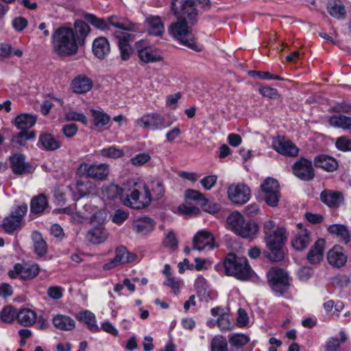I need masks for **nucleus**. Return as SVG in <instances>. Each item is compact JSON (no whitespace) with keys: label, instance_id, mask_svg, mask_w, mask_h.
I'll return each mask as SVG.
<instances>
[{"label":"nucleus","instance_id":"nucleus-34","mask_svg":"<svg viewBox=\"0 0 351 351\" xmlns=\"http://www.w3.org/2000/svg\"><path fill=\"white\" fill-rule=\"evenodd\" d=\"M88 25L83 21H76L74 24L75 39L80 45H84V40L90 32Z\"/></svg>","mask_w":351,"mask_h":351},{"label":"nucleus","instance_id":"nucleus-6","mask_svg":"<svg viewBox=\"0 0 351 351\" xmlns=\"http://www.w3.org/2000/svg\"><path fill=\"white\" fill-rule=\"evenodd\" d=\"M261 196L265 202L271 207L278 205L281 194L280 184L272 178H267L260 186Z\"/></svg>","mask_w":351,"mask_h":351},{"label":"nucleus","instance_id":"nucleus-23","mask_svg":"<svg viewBox=\"0 0 351 351\" xmlns=\"http://www.w3.org/2000/svg\"><path fill=\"white\" fill-rule=\"evenodd\" d=\"M145 26L149 34L161 36L164 32V23L160 16H150L145 21Z\"/></svg>","mask_w":351,"mask_h":351},{"label":"nucleus","instance_id":"nucleus-25","mask_svg":"<svg viewBox=\"0 0 351 351\" xmlns=\"http://www.w3.org/2000/svg\"><path fill=\"white\" fill-rule=\"evenodd\" d=\"M325 240L319 239L307 254V260L311 264H318L323 258Z\"/></svg>","mask_w":351,"mask_h":351},{"label":"nucleus","instance_id":"nucleus-50","mask_svg":"<svg viewBox=\"0 0 351 351\" xmlns=\"http://www.w3.org/2000/svg\"><path fill=\"white\" fill-rule=\"evenodd\" d=\"M0 316L3 322L10 323L16 317L17 312L16 310L11 306H7L1 311Z\"/></svg>","mask_w":351,"mask_h":351},{"label":"nucleus","instance_id":"nucleus-11","mask_svg":"<svg viewBox=\"0 0 351 351\" xmlns=\"http://www.w3.org/2000/svg\"><path fill=\"white\" fill-rule=\"evenodd\" d=\"M267 277L271 288L276 292L284 293L288 288V276L282 269L274 267L267 272Z\"/></svg>","mask_w":351,"mask_h":351},{"label":"nucleus","instance_id":"nucleus-7","mask_svg":"<svg viewBox=\"0 0 351 351\" xmlns=\"http://www.w3.org/2000/svg\"><path fill=\"white\" fill-rule=\"evenodd\" d=\"M109 166L107 164H88L81 162L76 169L78 177H86L96 180H104L109 175Z\"/></svg>","mask_w":351,"mask_h":351},{"label":"nucleus","instance_id":"nucleus-19","mask_svg":"<svg viewBox=\"0 0 351 351\" xmlns=\"http://www.w3.org/2000/svg\"><path fill=\"white\" fill-rule=\"evenodd\" d=\"M92 50L96 58L99 60H104L110 52V43L105 37H98L93 43Z\"/></svg>","mask_w":351,"mask_h":351},{"label":"nucleus","instance_id":"nucleus-30","mask_svg":"<svg viewBox=\"0 0 351 351\" xmlns=\"http://www.w3.org/2000/svg\"><path fill=\"white\" fill-rule=\"evenodd\" d=\"M53 326L59 330H71L75 326V321L69 316L58 314L53 317Z\"/></svg>","mask_w":351,"mask_h":351},{"label":"nucleus","instance_id":"nucleus-60","mask_svg":"<svg viewBox=\"0 0 351 351\" xmlns=\"http://www.w3.org/2000/svg\"><path fill=\"white\" fill-rule=\"evenodd\" d=\"M63 289L60 287L52 286L49 287L47 290V295L49 298L53 300L60 299L63 295Z\"/></svg>","mask_w":351,"mask_h":351},{"label":"nucleus","instance_id":"nucleus-21","mask_svg":"<svg viewBox=\"0 0 351 351\" xmlns=\"http://www.w3.org/2000/svg\"><path fill=\"white\" fill-rule=\"evenodd\" d=\"M215 239L212 234L207 231H200L197 233L193 240V249L202 250L206 247L209 249L213 247Z\"/></svg>","mask_w":351,"mask_h":351},{"label":"nucleus","instance_id":"nucleus-52","mask_svg":"<svg viewBox=\"0 0 351 351\" xmlns=\"http://www.w3.org/2000/svg\"><path fill=\"white\" fill-rule=\"evenodd\" d=\"M119 49L120 51L121 58L123 61H127L132 54L133 50L130 43L123 42H117Z\"/></svg>","mask_w":351,"mask_h":351},{"label":"nucleus","instance_id":"nucleus-62","mask_svg":"<svg viewBox=\"0 0 351 351\" xmlns=\"http://www.w3.org/2000/svg\"><path fill=\"white\" fill-rule=\"evenodd\" d=\"M77 130L78 128L76 124H66L62 128V133L66 137L71 138L76 134Z\"/></svg>","mask_w":351,"mask_h":351},{"label":"nucleus","instance_id":"nucleus-16","mask_svg":"<svg viewBox=\"0 0 351 351\" xmlns=\"http://www.w3.org/2000/svg\"><path fill=\"white\" fill-rule=\"evenodd\" d=\"M165 122V118L158 113L145 114L136 121L138 126L153 130L163 128Z\"/></svg>","mask_w":351,"mask_h":351},{"label":"nucleus","instance_id":"nucleus-22","mask_svg":"<svg viewBox=\"0 0 351 351\" xmlns=\"http://www.w3.org/2000/svg\"><path fill=\"white\" fill-rule=\"evenodd\" d=\"M72 90L77 94H84L91 90L93 81L85 75H79L71 82Z\"/></svg>","mask_w":351,"mask_h":351},{"label":"nucleus","instance_id":"nucleus-46","mask_svg":"<svg viewBox=\"0 0 351 351\" xmlns=\"http://www.w3.org/2000/svg\"><path fill=\"white\" fill-rule=\"evenodd\" d=\"M92 117L93 118V123L97 127H102L108 123L110 117L101 111L90 110Z\"/></svg>","mask_w":351,"mask_h":351},{"label":"nucleus","instance_id":"nucleus-27","mask_svg":"<svg viewBox=\"0 0 351 351\" xmlns=\"http://www.w3.org/2000/svg\"><path fill=\"white\" fill-rule=\"evenodd\" d=\"M108 234L104 227L101 225L90 230L86 236V239L92 243L99 244L105 241Z\"/></svg>","mask_w":351,"mask_h":351},{"label":"nucleus","instance_id":"nucleus-15","mask_svg":"<svg viewBox=\"0 0 351 351\" xmlns=\"http://www.w3.org/2000/svg\"><path fill=\"white\" fill-rule=\"evenodd\" d=\"M273 147L279 154L289 157H296L299 153L296 145L282 136H278L274 140Z\"/></svg>","mask_w":351,"mask_h":351},{"label":"nucleus","instance_id":"nucleus-44","mask_svg":"<svg viewBox=\"0 0 351 351\" xmlns=\"http://www.w3.org/2000/svg\"><path fill=\"white\" fill-rule=\"evenodd\" d=\"M78 319L80 321L84 322L91 331L95 332L98 330V326L95 324V317L91 312L85 311L80 313Z\"/></svg>","mask_w":351,"mask_h":351},{"label":"nucleus","instance_id":"nucleus-31","mask_svg":"<svg viewBox=\"0 0 351 351\" xmlns=\"http://www.w3.org/2000/svg\"><path fill=\"white\" fill-rule=\"evenodd\" d=\"M15 269L16 273H19V276L23 279H32L36 277L40 270L38 265L36 264L32 265L16 264Z\"/></svg>","mask_w":351,"mask_h":351},{"label":"nucleus","instance_id":"nucleus-33","mask_svg":"<svg viewBox=\"0 0 351 351\" xmlns=\"http://www.w3.org/2000/svg\"><path fill=\"white\" fill-rule=\"evenodd\" d=\"M310 242V232L305 229L302 230L292 239L291 244L294 249L301 251L306 248Z\"/></svg>","mask_w":351,"mask_h":351},{"label":"nucleus","instance_id":"nucleus-45","mask_svg":"<svg viewBox=\"0 0 351 351\" xmlns=\"http://www.w3.org/2000/svg\"><path fill=\"white\" fill-rule=\"evenodd\" d=\"M250 341L248 336L244 334H234L229 337L230 344L236 349L242 348Z\"/></svg>","mask_w":351,"mask_h":351},{"label":"nucleus","instance_id":"nucleus-54","mask_svg":"<svg viewBox=\"0 0 351 351\" xmlns=\"http://www.w3.org/2000/svg\"><path fill=\"white\" fill-rule=\"evenodd\" d=\"M65 119L67 121H77L86 125L88 120L86 117L82 113H78L75 111L70 110L65 114Z\"/></svg>","mask_w":351,"mask_h":351},{"label":"nucleus","instance_id":"nucleus-28","mask_svg":"<svg viewBox=\"0 0 351 351\" xmlns=\"http://www.w3.org/2000/svg\"><path fill=\"white\" fill-rule=\"evenodd\" d=\"M245 221L244 217L239 211H234L226 219L227 228L237 234Z\"/></svg>","mask_w":351,"mask_h":351},{"label":"nucleus","instance_id":"nucleus-42","mask_svg":"<svg viewBox=\"0 0 351 351\" xmlns=\"http://www.w3.org/2000/svg\"><path fill=\"white\" fill-rule=\"evenodd\" d=\"M328 9L330 14L337 19H344L346 12L344 5L340 1H332L328 3Z\"/></svg>","mask_w":351,"mask_h":351},{"label":"nucleus","instance_id":"nucleus-59","mask_svg":"<svg viewBox=\"0 0 351 351\" xmlns=\"http://www.w3.org/2000/svg\"><path fill=\"white\" fill-rule=\"evenodd\" d=\"M165 247H170L175 250L178 247V240L173 232H169L164 240Z\"/></svg>","mask_w":351,"mask_h":351},{"label":"nucleus","instance_id":"nucleus-47","mask_svg":"<svg viewBox=\"0 0 351 351\" xmlns=\"http://www.w3.org/2000/svg\"><path fill=\"white\" fill-rule=\"evenodd\" d=\"M85 20L90 23L91 25L95 26V27L100 29H108V19L105 21L103 19H99L91 14H86L84 15Z\"/></svg>","mask_w":351,"mask_h":351},{"label":"nucleus","instance_id":"nucleus-8","mask_svg":"<svg viewBox=\"0 0 351 351\" xmlns=\"http://www.w3.org/2000/svg\"><path fill=\"white\" fill-rule=\"evenodd\" d=\"M145 193L141 195L138 189H134L130 194L125 197H121V202L125 206L134 209H142L149 206L152 202V195L149 189L145 185L143 186Z\"/></svg>","mask_w":351,"mask_h":351},{"label":"nucleus","instance_id":"nucleus-41","mask_svg":"<svg viewBox=\"0 0 351 351\" xmlns=\"http://www.w3.org/2000/svg\"><path fill=\"white\" fill-rule=\"evenodd\" d=\"M103 196L107 197L108 199H114L121 196L123 193V189L118 185L113 183L104 184L101 189Z\"/></svg>","mask_w":351,"mask_h":351},{"label":"nucleus","instance_id":"nucleus-20","mask_svg":"<svg viewBox=\"0 0 351 351\" xmlns=\"http://www.w3.org/2000/svg\"><path fill=\"white\" fill-rule=\"evenodd\" d=\"M327 260L330 265L339 268L346 263L347 256L341 246L335 245L328 251Z\"/></svg>","mask_w":351,"mask_h":351},{"label":"nucleus","instance_id":"nucleus-57","mask_svg":"<svg viewBox=\"0 0 351 351\" xmlns=\"http://www.w3.org/2000/svg\"><path fill=\"white\" fill-rule=\"evenodd\" d=\"M178 211L182 215L189 216L197 215L200 213V210L197 207L184 204L178 206Z\"/></svg>","mask_w":351,"mask_h":351},{"label":"nucleus","instance_id":"nucleus-1","mask_svg":"<svg viewBox=\"0 0 351 351\" xmlns=\"http://www.w3.org/2000/svg\"><path fill=\"white\" fill-rule=\"evenodd\" d=\"M52 44L55 53L62 58L76 54L80 45L73 29L68 27H60L56 30L52 36Z\"/></svg>","mask_w":351,"mask_h":351},{"label":"nucleus","instance_id":"nucleus-29","mask_svg":"<svg viewBox=\"0 0 351 351\" xmlns=\"http://www.w3.org/2000/svg\"><path fill=\"white\" fill-rule=\"evenodd\" d=\"M258 229V226L255 221L245 220L237 235L244 239H253L257 234Z\"/></svg>","mask_w":351,"mask_h":351},{"label":"nucleus","instance_id":"nucleus-14","mask_svg":"<svg viewBox=\"0 0 351 351\" xmlns=\"http://www.w3.org/2000/svg\"><path fill=\"white\" fill-rule=\"evenodd\" d=\"M295 176L304 181L312 180L315 177V171L311 160L301 158L292 167Z\"/></svg>","mask_w":351,"mask_h":351},{"label":"nucleus","instance_id":"nucleus-56","mask_svg":"<svg viewBox=\"0 0 351 351\" xmlns=\"http://www.w3.org/2000/svg\"><path fill=\"white\" fill-rule=\"evenodd\" d=\"M151 185H152L151 190L153 192V193L154 194L156 198V199L161 198L164 195V193H165V188L163 186L162 183L158 180H155L152 182Z\"/></svg>","mask_w":351,"mask_h":351},{"label":"nucleus","instance_id":"nucleus-9","mask_svg":"<svg viewBox=\"0 0 351 351\" xmlns=\"http://www.w3.org/2000/svg\"><path fill=\"white\" fill-rule=\"evenodd\" d=\"M138 56L143 63L156 62L162 60L163 58L160 51L156 49H153L149 43L141 40L135 45Z\"/></svg>","mask_w":351,"mask_h":351},{"label":"nucleus","instance_id":"nucleus-4","mask_svg":"<svg viewBox=\"0 0 351 351\" xmlns=\"http://www.w3.org/2000/svg\"><path fill=\"white\" fill-rule=\"evenodd\" d=\"M187 21L178 19L168 27V32L171 36L178 40L181 43L191 49L200 51L201 48L196 43L193 34L189 29Z\"/></svg>","mask_w":351,"mask_h":351},{"label":"nucleus","instance_id":"nucleus-10","mask_svg":"<svg viewBox=\"0 0 351 351\" xmlns=\"http://www.w3.org/2000/svg\"><path fill=\"white\" fill-rule=\"evenodd\" d=\"M110 25L123 31L117 30L114 32V36L117 38L118 42H123L128 43V35L130 32H134L137 31L136 24L120 19L115 16L108 17Z\"/></svg>","mask_w":351,"mask_h":351},{"label":"nucleus","instance_id":"nucleus-17","mask_svg":"<svg viewBox=\"0 0 351 351\" xmlns=\"http://www.w3.org/2000/svg\"><path fill=\"white\" fill-rule=\"evenodd\" d=\"M320 200L330 208H338L343 204L344 197L339 191L325 189L320 193Z\"/></svg>","mask_w":351,"mask_h":351},{"label":"nucleus","instance_id":"nucleus-38","mask_svg":"<svg viewBox=\"0 0 351 351\" xmlns=\"http://www.w3.org/2000/svg\"><path fill=\"white\" fill-rule=\"evenodd\" d=\"M328 231L336 235L345 244H348L350 241V233L347 227L341 224L331 225L328 228Z\"/></svg>","mask_w":351,"mask_h":351},{"label":"nucleus","instance_id":"nucleus-24","mask_svg":"<svg viewBox=\"0 0 351 351\" xmlns=\"http://www.w3.org/2000/svg\"><path fill=\"white\" fill-rule=\"evenodd\" d=\"M37 121V116L30 114H21L15 117L12 123L20 131L29 130Z\"/></svg>","mask_w":351,"mask_h":351},{"label":"nucleus","instance_id":"nucleus-55","mask_svg":"<svg viewBox=\"0 0 351 351\" xmlns=\"http://www.w3.org/2000/svg\"><path fill=\"white\" fill-rule=\"evenodd\" d=\"M335 145L337 148L340 151H351V140L345 136H341L338 138L336 141Z\"/></svg>","mask_w":351,"mask_h":351},{"label":"nucleus","instance_id":"nucleus-63","mask_svg":"<svg viewBox=\"0 0 351 351\" xmlns=\"http://www.w3.org/2000/svg\"><path fill=\"white\" fill-rule=\"evenodd\" d=\"M217 178L215 175L206 176L201 180V184L205 189L209 190L215 184Z\"/></svg>","mask_w":351,"mask_h":351},{"label":"nucleus","instance_id":"nucleus-61","mask_svg":"<svg viewBox=\"0 0 351 351\" xmlns=\"http://www.w3.org/2000/svg\"><path fill=\"white\" fill-rule=\"evenodd\" d=\"M217 324L221 330H229L232 328V324L226 314H222L217 319Z\"/></svg>","mask_w":351,"mask_h":351},{"label":"nucleus","instance_id":"nucleus-51","mask_svg":"<svg viewBox=\"0 0 351 351\" xmlns=\"http://www.w3.org/2000/svg\"><path fill=\"white\" fill-rule=\"evenodd\" d=\"M100 154L104 157L110 158H119L124 155V152L122 149H117L114 147H109L103 149L100 151Z\"/></svg>","mask_w":351,"mask_h":351},{"label":"nucleus","instance_id":"nucleus-3","mask_svg":"<svg viewBox=\"0 0 351 351\" xmlns=\"http://www.w3.org/2000/svg\"><path fill=\"white\" fill-rule=\"evenodd\" d=\"M265 241L269 252L267 258L273 262H278L284 258L282 247L287 241L286 230L284 228H278L267 236Z\"/></svg>","mask_w":351,"mask_h":351},{"label":"nucleus","instance_id":"nucleus-2","mask_svg":"<svg viewBox=\"0 0 351 351\" xmlns=\"http://www.w3.org/2000/svg\"><path fill=\"white\" fill-rule=\"evenodd\" d=\"M223 265L226 274L242 280H248L252 274V269L245 257L238 256L230 253L227 255Z\"/></svg>","mask_w":351,"mask_h":351},{"label":"nucleus","instance_id":"nucleus-40","mask_svg":"<svg viewBox=\"0 0 351 351\" xmlns=\"http://www.w3.org/2000/svg\"><path fill=\"white\" fill-rule=\"evenodd\" d=\"M48 206L47 197L43 194L35 196L31 201V211L34 214L42 213Z\"/></svg>","mask_w":351,"mask_h":351},{"label":"nucleus","instance_id":"nucleus-32","mask_svg":"<svg viewBox=\"0 0 351 351\" xmlns=\"http://www.w3.org/2000/svg\"><path fill=\"white\" fill-rule=\"evenodd\" d=\"M39 143L47 151H55L61 147V143L56 140L51 134L42 133L39 136Z\"/></svg>","mask_w":351,"mask_h":351},{"label":"nucleus","instance_id":"nucleus-53","mask_svg":"<svg viewBox=\"0 0 351 351\" xmlns=\"http://www.w3.org/2000/svg\"><path fill=\"white\" fill-rule=\"evenodd\" d=\"M25 132L20 131L12 135L10 142L16 147L26 145Z\"/></svg>","mask_w":351,"mask_h":351},{"label":"nucleus","instance_id":"nucleus-48","mask_svg":"<svg viewBox=\"0 0 351 351\" xmlns=\"http://www.w3.org/2000/svg\"><path fill=\"white\" fill-rule=\"evenodd\" d=\"M211 351H228L226 339L221 335L215 336L211 341Z\"/></svg>","mask_w":351,"mask_h":351},{"label":"nucleus","instance_id":"nucleus-39","mask_svg":"<svg viewBox=\"0 0 351 351\" xmlns=\"http://www.w3.org/2000/svg\"><path fill=\"white\" fill-rule=\"evenodd\" d=\"M34 251L38 256H44L47 252V245L40 233L34 231L32 234Z\"/></svg>","mask_w":351,"mask_h":351},{"label":"nucleus","instance_id":"nucleus-12","mask_svg":"<svg viewBox=\"0 0 351 351\" xmlns=\"http://www.w3.org/2000/svg\"><path fill=\"white\" fill-rule=\"evenodd\" d=\"M227 193L230 202L237 205L245 204L251 197L250 188L243 183L232 184L228 186Z\"/></svg>","mask_w":351,"mask_h":351},{"label":"nucleus","instance_id":"nucleus-18","mask_svg":"<svg viewBox=\"0 0 351 351\" xmlns=\"http://www.w3.org/2000/svg\"><path fill=\"white\" fill-rule=\"evenodd\" d=\"M10 167L16 175H23L30 173L32 167L30 164L25 162V156L23 154H14L10 158Z\"/></svg>","mask_w":351,"mask_h":351},{"label":"nucleus","instance_id":"nucleus-13","mask_svg":"<svg viewBox=\"0 0 351 351\" xmlns=\"http://www.w3.org/2000/svg\"><path fill=\"white\" fill-rule=\"evenodd\" d=\"M27 210V204L17 206L9 216L3 219L2 226L4 230L8 233H12L14 230L19 228Z\"/></svg>","mask_w":351,"mask_h":351},{"label":"nucleus","instance_id":"nucleus-43","mask_svg":"<svg viewBox=\"0 0 351 351\" xmlns=\"http://www.w3.org/2000/svg\"><path fill=\"white\" fill-rule=\"evenodd\" d=\"M329 123L335 127L351 129V117L344 115L332 116L329 119Z\"/></svg>","mask_w":351,"mask_h":351},{"label":"nucleus","instance_id":"nucleus-35","mask_svg":"<svg viewBox=\"0 0 351 351\" xmlns=\"http://www.w3.org/2000/svg\"><path fill=\"white\" fill-rule=\"evenodd\" d=\"M114 258L104 265V269L109 270L120 264L126 263L125 258L127 249L124 246H120L116 249Z\"/></svg>","mask_w":351,"mask_h":351},{"label":"nucleus","instance_id":"nucleus-64","mask_svg":"<svg viewBox=\"0 0 351 351\" xmlns=\"http://www.w3.org/2000/svg\"><path fill=\"white\" fill-rule=\"evenodd\" d=\"M330 112L350 113L351 112V105L345 103L338 104L331 108Z\"/></svg>","mask_w":351,"mask_h":351},{"label":"nucleus","instance_id":"nucleus-36","mask_svg":"<svg viewBox=\"0 0 351 351\" xmlns=\"http://www.w3.org/2000/svg\"><path fill=\"white\" fill-rule=\"evenodd\" d=\"M155 223L149 217H142L134 223V228L138 233L147 234L154 230Z\"/></svg>","mask_w":351,"mask_h":351},{"label":"nucleus","instance_id":"nucleus-26","mask_svg":"<svg viewBox=\"0 0 351 351\" xmlns=\"http://www.w3.org/2000/svg\"><path fill=\"white\" fill-rule=\"evenodd\" d=\"M314 164L315 167L327 171H334L338 168L337 161L334 158L325 154L316 156L314 159Z\"/></svg>","mask_w":351,"mask_h":351},{"label":"nucleus","instance_id":"nucleus-58","mask_svg":"<svg viewBox=\"0 0 351 351\" xmlns=\"http://www.w3.org/2000/svg\"><path fill=\"white\" fill-rule=\"evenodd\" d=\"M149 154L147 153H142L137 154L136 156L131 158V162L135 166H142L150 160Z\"/></svg>","mask_w":351,"mask_h":351},{"label":"nucleus","instance_id":"nucleus-37","mask_svg":"<svg viewBox=\"0 0 351 351\" xmlns=\"http://www.w3.org/2000/svg\"><path fill=\"white\" fill-rule=\"evenodd\" d=\"M16 318L21 325L29 326L35 323L36 315L33 311L29 308H24L17 313Z\"/></svg>","mask_w":351,"mask_h":351},{"label":"nucleus","instance_id":"nucleus-49","mask_svg":"<svg viewBox=\"0 0 351 351\" xmlns=\"http://www.w3.org/2000/svg\"><path fill=\"white\" fill-rule=\"evenodd\" d=\"M186 197L189 199L196 202L201 206H206L208 202V199L202 193L193 189H189L186 191Z\"/></svg>","mask_w":351,"mask_h":351},{"label":"nucleus","instance_id":"nucleus-5","mask_svg":"<svg viewBox=\"0 0 351 351\" xmlns=\"http://www.w3.org/2000/svg\"><path fill=\"white\" fill-rule=\"evenodd\" d=\"M171 9L178 19L188 21L192 25L197 21L195 0H172Z\"/></svg>","mask_w":351,"mask_h":351}]
</instances>
